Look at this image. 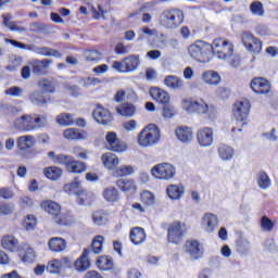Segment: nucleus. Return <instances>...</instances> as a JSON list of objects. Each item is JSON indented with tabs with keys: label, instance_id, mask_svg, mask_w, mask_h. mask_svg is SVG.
Returning <instances> with one entry per match:
<instances>
[{
	"label": "nucleus",
	"instance_id": "obj_12",
	"mask_svg": "<svg viewBox=\"0 0 278 278\" xmlns=\"http://www.w3.org/2000/svg\"><path fill=\"white\" fill-rule=\"evenodd\" d=\"M251 103L249 102V100H241L235 103L232 113L235 118L242 122L247 121V118L249 117Z\"/></svg>",
	"mask_w": 278,
	"mask_h": 278
},
{
	"label": "nucleus",
	"instance_id": "obj_50",
	"mask_svg": "<svg viewBox=\"0 0 278 278\" xmlns=\"http://www.w3.org/2000/svg\"><path fill=\"white\" fill-rule=\"evenodd\" d=\"M92 222L94 225L101 227V225H105V223H108V217H105V213L103 211H97L92 215Z\"/></svg>",
	"mask_w": 278,
	"mask_h": 278
},
{
	"label": "nucleus",
	"instance_id": "obj_6",
	"mask_svg": "<svg viewBox=\"0 0 278 278\" xmlns=\"http://www.w3.org/2000/svg\"><path fill=\"white\" fill-rule=\"evenodd\" d=\"M8 42H10V45H12L13 47H16L17 49H27L28 51H35L37 55H45L48 58H62V53H60V51L49 47L34 48V46H27L21 41H16L13 39H9Z\"/></svg>",
	"mask_w": 278,
	"mask_h": 278
},
{
	"label": "nucleus",
	"instance_id": "obj_27",
	"mask_svg": "<svg viewBox=\"0 0 278 278\" xmlns=\"http://www.w3.org/2000/svg\"><path fill=\"white\" fill-rule=\"evenodd\" d=\"M184 192L185 189L181 185H169L166 188L167 197H169L172 201H179V199L184 197Z\"/></svg>",
	"mask_w": 278,
	"mask_h": 278
},
{
	"label": "nucleus",
	"instance_id": "obj_39",
	"mask_svg": "<svg viewBox=\"0 0 278 278\" xmlns=\"http://www.w3.org/2000/svg\"><path fill=\"white\" fill-rule=\"evenodd\" d=\"M29 101L33 105H46L47 98H45V92L35 90L29 93Z\"/></svg>",
	"mask_w": 278,
	"mask_h": 278
},
{
	"label": "nucleus",
	"instance_id": "obj_18",
	"mask_svg": "<svg viewBox=\"0 0 278 278\" xmlns=\"http://www.w3.org/2000/svg\"><path fill=\"white\" fill-rule=\"evenodd\" d=\"M93 118L100 125H110V123H112V113L102 105H98L93 111Z\"/></svg>",
	"mask_w": 278,
	"mask_h": 278
},
{
	"label": "nucleus",
	"instance_id": "obj_64",
	"mask_svg": "<svg viewBox=\"0 0 278 278\" xmlns=\"http://www.w3.org/2000/svg\"><path fill=\"white\" fill-rule=\"evenodd\" d=\"M0 197L2 199H12V197H14V191L8 188H0Z\"/></svg>",
	"mask_w": 278,
	"mask_h": 278
},
{
	"label": "nucleus",
	"instance_id": "obj_29",
	"mask_svg": "<svg viewBox=\"0 0 278 278\" xmlns=\"http://www.w3.org/2000/svg\"><path fill=\"white\" fill-rule=\"evenodd\" d=\"M103 165L105 168H109V170H112L118 166V156L114 153H105L101 157Z\"/></svg>",
	"mask_w": 278,
	"mask_h": 278
},
{
	"label": "nucleus",
	"instance_id": "obj_43",
	"mask_svg": "<svg viewBox=\"0 0 278 278\" xmlns=\"http://www.w3.org/2000/svg\"><path fill=\"white\" fill-rule=\"evenodd\" d=\"M37 86L40 88V90H42L41 92H55V86L49 78H41L38 80Z\"/></svg>",
	"mask_w": 278,
	"mask_h": 278
},
{
	"label": "nucleus",
	"instance_id": "obj_2",
	"mask_svg": "<svg viewBox=\"0 0 278 278\" xmlns=\"http://www.w3.org/2000/svg\"><path fill=\"white\" fill-rule=\"evenodd\" d=\"M188 53L191 60H195V62H200L202 64H207V62L212 60L213 47L212 43L198 40L189 46Z\"/></svg>",
	"mask_w": 278,
	"mask_h": 278
},
{
	"label": "nucleus",
	"instance_id": "obj_55",
	"mask_svg": "<svg viewBox=\"0 0 278 278\" xmlns=\"http://www.w3.org/2000/svg\"><path fill=\"white\" fill-rule=\"evenodd\" d=\"M73 153L76 157H80V160H88V151H86L81 146L74 147Z\"/></svg>",
	"mask_w": 278,
	"mask_h": 278
},
{
	"label": "nucleus",
	"instance_id": "obj_60",
	"mask_svg": "<svg viewBox=\"0 0 278 278\" xmlns=\"http://www.w3.org/2000/svg\"><path fill=\"white\" fill-rule=\"evenodd\" d=\"M112 68L114 71H117V73H127V66L125 64V60L121 61H114L112 64Z\"/></svg>",
	"mask_w": 278,
	"mask_h": 278
},
{
	"label": "nucleus",
	"instance_id": "obj_3",
	"mask_svg": "<svg viewBox=\"0 0 278 278\" xmlns=\"http://www.w3.org/2000/svg\"><path fill=\"white\" fill-rule=\"evenodd\" d=\"M159 23L164 29H177L184 25V11L179 9L165 10L160 14Z\"/></svg>",
	"mask_w": 278,
	"mask_h": 278
},
{
	"label": "nucleus",
	"instance_id": "obj_24",
	"mask_svg": "<svg viewBox=\"0 0 278 278\" xmlns=\"http://www.w3.org/2000/svg\"><path fill=\"white\" fill-rule=\"evenodd\" d=\"M16 144L20 151H27V149H31L36 144V138L31 135H24L17 138Z\"/></svg>",
	"mask_w": 278,
	"mask_h": 278
},
{
	"label": "nucleus",
	"instance_id": "obj_47",
	"mask_svg": "<svg viewBox=\"0 0 278 278\" xmlns=\"http://www.w3.org/2000/svg\"><path fill=\"white\" fill-rule=\"evenodd\" d=\"M23 64V56L12 54L9 58V65L7 66L8 71H16Z\"/></svg>",
	"mask_w": 278,
	"mask_h": 278
},
{
	"label": "nucleus",
	"instance_id": "obj_54",
	"mask_svg": "<svg viewBox=\"0 0 278 278\" xmlns=\"http://www.w3.org/2000/svg\"><path fill=\"white\" fill-rule=\"evenodd\" d=\"M261 227L263 231H273L275 223H273V220H270V218H268L267 216H264L261 219Z\"/></svg>",
	"mask_w": 278,
	"mask_h": 278
},
{
	"label": "nucleus",
	"instance_id": "obj_8",
	"mask_svg": "<svg viewBox=\"0 0 278 278\" xmlns=\"http://www.w3.org/2000/svg\"><path fill=\"white\" fill-rule=\"evenodd\" d=\"M56 162L65 166L68 173L81 174L86 170V163L77 161L71 155L61 154L59 157H56Z\"/></svg>",
	"mask_w": 278,
	"mask_h": 278
},
{
	"label": "nucleus",
	"instance_id": "obj_21",
	"mask_svg": "<svg viewBox=\"0 0 278 278\" xmlns=\"http://www.w3.org/2000/svg\"><path fill=\"white\" fill-rule=\"evenodd\" d=\"M175 134L177 139L180 142H184L185 144H188V142H192L194 138V134L192 132V128L188 126H178L175 129Z\"/></svg>",
	"mask_w": 278,
	"mask_h": 278
},
{
	"label": "nucleus",
	"instance_id": "obj_14",
	"mask_svg": "<svg viewBox=\"0 0 278 278\" xmlns=\"http://www.w3.org/2000/svg\"><path fill=\"white\" fill-rule=\"evenodd\" d=\"M197 140L200 147H212L214 143V130L210 127L201 128L197 132Z\"/></svg>",
	"mask_w": 278,
	"mask_h": 278
},
{
	"label": "nucleus",
	"instance_id": "obj_26",
	"mask_svg": "<svg viewBox=\"0 0 278 278\" xmlns=\"http://www.w3.org/2000/svg\"><path fill=\"white\" fill-rule=\"evenodd\" d=\"M48 247L54 253H62V251H66V240L60 237H53L49 240Z\"/></svg>",
	"mask_w": 278,
	"mask_h": 278
},
{
	"label": "nucleus",
	"instance_id": "obj_33",
	"mask_svg": "<svg viewBox=\"0 0 278 278\" xmlns=\"http://www.w3.org/2000/svg\"><path fill=\"white\" fill-rule=\"evenodd\" d=\"M1 244L7 251L14 252L18 249V240L16 238H14V236L3 237Z\"/></svg>",
	"mask_w": 278,
	"mask_h": 278
},
{
	"label": "nucleus",
	"instance_id": "obj_10",
	"mask_svg": "<svg viewBox=\"0 0 278 278\" xmlns=\"http://www.w3.org/2000/svg\"><path fill=\"white\" fill-rule=\"evenodd\" d=\"M151 174L156 179L168 180L175 177V166L169 163H161L152 167Z\"/></svg>",
	"mask_w": 278,
	"mask_h": 278
},
{
	"label": "nucleus",
	"instance_id": "obj_25",
	"mask_svg": "<svg viewBox=\"0 0 278 278\" xmlns=\"http://www.w3.org/2000/svg\"><path fill=\"white\" fill-rule=\"evenodd\" d=\"M33 121V131L36 129H45V127H49V118L47 114H31Z\"/></svg>",
	"mask_w": 278,
	"mask_h": 278
},
{
	"label": "nucleus",
	"instance_id": "obj_32",
	"mask_svg": "<svg viewBox=\"0 0 278 278\" xmlns=\"http://www.w3.org/2000/svg\"><path fill=\"white\" fill-rule=\"evenodd\" d=\"M164 84L167 88H172V90H179V88H184V80L173 75L165 77Z\"/></svg>",
	"mask_w": 278,
	"mask_h": 278
},
{
	"label": "nucleus",
	"instance_id": "obj_4",
	"mask_svg": "<svg viewBox=\"0 0 278 278\" xmlns=\"http://www.w3.org/2000/svg\"><path fill=\"white\" fill-rule=\"evenodd\" d=\"M160 128L155 124H149L139 132L137 142L139 147L147 149L149 147H155L160 142Z\"/></svg>",
	"mask_w": 278,
	"mask_h": 278
},
{
	"label": "nucleus",
	"instance_id": "obj_57",
	"mask_svg": "<svg viewBox=\"0 0 278 278\" xmlns=\"http://www.w3.org/2000/svg\"><path fill=\"white\" fill-rule=\"evenodd\" d=\"M36 260V252H34V249L28 248L25 252V254L22 257L23 262H26L27 264H31Z\"/></svg>",
	"mask_w": 278,
	"mask_h": 278
},
{
	"label": "nucleus",
	"instance_id": "obj_31",
	"mask_svg": "<svg viewBox=\"0 0 278 278\" xmlns=\"http://www.w3.org/2000/svg\"><path fill=\"white\" fill-rule=\"evenodd\" d=\"M202 79L204 84H208V86H218L220 81V75L218 72L207 71L203 73Z\"/></svg>",
	"mask_w": 278,
	"mask_h": 278
},
{
	"label": "nucleus",
	"instance_id": "obj_40",
	"mask_svg": "<svg viewBox=\"0 0 278 278\" xmlns=\"http://www.w3.org/2000/svg\"><path fill=\"white\" fill-rule=\"evenodd\" d=\"M3 18V25L8 27L11 31H18L20 34L23 31H27L26 27L18 26L16 22H12L11 18L12 16L10 15H2Z\"/></svg>",
	"mask_w": 278,
	"mask_h": 278
},
{
	"label": "nucleus",
	"instance_id": "obj_46",
	"mask_svg": "<svg viewBox=\"0 0 278 278\" xmlns=\"http://www.w3.org/2000/svg\"><path fill=\"white\" fill-rule=\"evenodd\" d=\"M80 187L81 181H79V178H75L73 182L64 185L63 190L67 194H77V190H79Z\"/></svg>",
	"mask_w": 278,
	"mask_h": 278
},
{
	"label": "nucleus",
	"instance_id": "obj_45",
	"mask_svg": "<svg viewBox=\"0 0 278 278\" xmlns=\"http://www.w3.org/2000/svg\"><path fill=\"white\" fill-rule=\"evenodd\" d=\"M103 236L98 235L93 238L91 243V253H94L96 255H99L103 251Z\"/></svg>",
	"mask_w": 278,
	"mask_h": 278
},
{
	"label": "nucleus",
	"instance_id": "obj_38",
	"mask_svg": "<svg viewBox=\"0 0 278 278\" xmlns=\"http://www.w3.org/2000/svg\"><path fill=\"white\" fill-rule=\"evenodd\" d=\"M218 155L224 162H229L233 157V148L227 144H220L218 147Z\"/></svg>",
	"mask_w": 278,
	"mask_h": 278
},
{
	"label": "nucleus",
	"instance_id": "obj_11",
	"mask_svg": "<svg viewBox=\"0 0 278 278\" xmlns=\"http://www.w3.org/2000/svg\"><path fill=\"white\" fill-rule=\"evenodd\" d=\"M105 140L106 149H109V151H114L115 153H124V151H127V143L121 141L116 132H108L105 136Z\"/></svg>",
	"mask_w": 278,
	"mask_h": 278
},
{
	"label": "nucleus",
	"instance_id": "obj_49",
	"mask_svg": "<svg viewBox=\"0 0 278 278\" xmlns=\"http://www.w3.org/2000/svg\"><path fill=\"white\" fill-rule=\"evenodd\" d=\"M36 225H38V222L36 220V216L27 215L25 217L23 227L26 229V231H34V229H36Z\"/></svg>",
	"mask_w": 278,
	"mask_h": 278
},
{
	"label": "nucleus",
	"instance_id": "obj_1",
	"mask_svg": "<svg viewBox=\"0 0 278 278\" xmlns=\"http://www.w3.org/2000/svg\"><path fill=\"white\" fill-rule=\"evenodd\" d=\"M213 54L216 53L219 60H225L233 66H240V56L233 55V43L223 39H215L212 43Z\"/></svg>",
	"mask_w": 278,
	"mask_h": 278
},
{
	"label": "nucleus",
	"instance_id": "obj_20",
	"mask_svg": "<svg viewBox=\"0 0 278 278\" xmlns=\"http://www.w3.org/2000/svg\"><path fill=\"white\" fill-rule=\"evenodd\" d=\"M90 253L92 250L85 249L81 256L75 261L74 267L78 273H84L90 268V258H88Z\"/></svg>",
	"mask_w": 278,
	"mask_h": 278
},
{
	"label": "nucleus",
	"instance_id": "obj_19",
	"mask_svg": "<svg viewBox=\"0 0 278 278\" xmlns=\"http://www.w3.org/2000/svg\"><path fill=\"white\" fill-rule=\"evenodd\" d=\"M251 88L256 94H268L270 92V83L266 78H254L251 81Z\"/></svg>",
	"mask_w": 278,
	"mask_h": 278
},
{
	"label": "nucleus",
	"instance_id": "obj_53",
	"mask_svg": "<svg viewBox=\"0 0 278 278\" xmlns=\"http://www.w3.org/2000/svg\"><path fill=\"white\" fill-rule=\"evenodd\" d=\"M141 201L144 205H153L155 203V195L150 191H143L141 193Z\"/></svg>",
	"mask_w": 278,
	"mask_h": 278
},
{
	"label": "nucleus",
	"instance_id": "obj_13",
	"mask_svg": "<svg viewBox=\"0 0 278 278\" xmlns=\"http://www.w3.org/2000/svg\"><path fill=\"white\" fill-rule=\"evenodd\" d=\"M13 127L17 131H34L31 114H24L20 117H16L13 122Z\"/></svg>",
	"mask_w": 278,
	"mask_h": 278
},
{
	"label": "nucleus",
	"instance_id": "obj_35",
	"mask_svg": "<svg viewBox=\"0 0 278 278\" xmlns=\"http://www.w3.org/2000/svg\"><path fill=\"white\" fill-rule=\"evenodd\" d=\"M118 197V189H116V187H106L103 191V199L108 201V203H116Z\"/></svg>",
	"mask_w": 278,
	"mask_h": 278
},
{
	"label": "nucleus",
	"instance_id": "obj_51",
	"mask_svg": "<svg viewBox=\"0 0 278 278\" xmlns=\"http://www.w3.org/2000/svg\"><path fill=\"white\" fill-rule=\"evenodd\" d=\"M250 12L254 16H264V4H262L260 1H254L250 5Z\"/></svg>",
	"mask_w": 278,
	"mask_h": 278
},
{
	"label": "nucleus",
	"instance_id": "obj_30",
	"mask_svg": "<svg viewBox=\"0 0 278 278\" xmlns=\"http://www.w3.org/2000/svg\"><path fill=\"white\" fill-rule=\"evenodd\" d=\"M130 240L132 242V244H142V242H144V240H147V233L144 232L143 228H134L130 231Z\"/></svg>",
	"mask_w": 278,
	"mask_h": 278
},
{
	"label": "nucleus",
	"instance_id": "obj_16",
	"mask_svg": "<svg viewBox=\"0 0 278 278\" xmlns=\"http://www.w3.org/2000/svg\"><path fill=\"white\" fill-rule=\"evenodd\" d=\"M202 227L206 233H214L218 229V216L213 213H206L202 217Z\"/></svg>",
	"mask_w": 278,
	"mask_h": 278
},
{
	"label": "nucleus",
	"instance_id": "obj_36",
	"mask_svg": "<svg viewBox=\"0 0 278 278\" xmlns=\"http://www.w3.org/2000/svg\"><path fill=\"white\" fill-rule=\"evenodd\" d=\"M117 114H121V116H126L127 118H131L134 114H136V106L130 103H124L121 106L116 108Z\"/></svg>",
	"mask_w": 278,
	"mask_h": 278
},
{
	"label": "nucleus",
	"instance_id": "obj_48",
	"mask_svg": "<svg viewBox=\"0 0 278 278\" xmlns=\"http://www.w3.org/2000/svg\"><path fill=\"white\" fill-rule=\"evenodd\" d=\"M134 168L131 165H123L117 167L114 172L113 175L115 177H126V175H132Z\"/></svg>",
	"mask_w": 278,
	"mask_h": 278
},
{
	"label": "nucleus",
	"instance_id": "obj_7",
	"mask_svg": "<svg viewBox=\"0 0 278 278\" xmlns=\"http://www.w3.org/2000/svg\"><path fill=\"white\" fill-rule=\"evenodd\" d=\"M186 224L181 222H174L167 227V240L172 244H179L181 240L186 237Z\"/></svg>",
	"mask_w": 278,
	"mask_h": 278
},
{
	"label": "nucleus",
	"instance_id": "obj_42",
	"mask_svg": "<svg viewBox=\"0 0 278 278\" xmlns=\"http://www.w3.org/2000/svg\"><path fill=\"white\" fill-rule=\"evenodd\" d=\"M46 270L47 273H50V275H60L62 273V264L60 263V260L53 258L49 261Z\"/></svg>",
	"mask_w": 278,
	"mask_h": 278
},
{
	"label": "nucleus",
	"instance_id": "obj_58",
	"mask_svg": "<svg viewBox=\"0 0 278 278\" xmlns=\"http://www.w3.org/2000/svg\"><path fill=\"white\" fill-rule=\"evenodd\" d=\"M247 49L252 53H260V51H262V41L256 38L253 40V42L250 46H248Z\"/></svg>",
	"mask_w": 278,
	"mask_h": 278
},
{
	"label": "nucleus",
	"instance_id": "obj_17",
	"mask_svg": "<svg viewBox=\"0 0 278 278\" xmlns=\"http://www.w3.org/2000/svg\"><path fill=\"white\" fill-rule=\"evenodd\" d=\"M30 66L33 68V73L35 75H47V68L53 64V60L51 59H43V60H38L35 59L30 61Z\"/></svg>",
	"mask_w": 278,
	"mask_h": 278
},
{
	"label": "nucleus",
	"instance_id": "obj_59",
	"mask_svg": "<svg viewBox=\"0 0 278 278\" xmlns=\"http://www.w3.org/2000/svg\"><path fill=\"white\" fill-rule=\"evenodd\" d=\"M58 123H59V125H65V126L73 125V115H71L68 113L62 114L58 118Z\"/></svg>",
	"mask_w": 278,
	"mask_h": 278
},
{
	"label": "nucleus",
	"instance_id": "obj_63",
	"mask_svg": "<svg viewBox=\"0 0 278 278\" xmlns=\"http://www.w3.org/2000/svg\"><path fill=\"white\" fill-rule=\"evenodd\" d=\"M163 116L164 118H173L175 116V109L169 105H165L163 108Z\"/></svg>",
	"mask_w": 278,
	"mask_h": 278
},
{
	"label": "nucleus",
	"instance_id": "obj_28",
	"mask_svg": "<svg viewBox=\"0 0 278 278\" xmlns=\"http://www.w3.org/2000/svg\"><path fill=\"white\" fill-rule=\"evenodd\" d=\"M66 140H86L88 138V132L86 130L79 131L77 128H68L63 132Z\"/></svg>",
	"mask_w": 278,
	"mask_h": 278
},
{
	"label": "nucleus",
	"instance_id": "obj_52",
	"mask_svg": "<svg viewBox=\"0 0 278 278\" xmlns=\"http://www.w3.org/2000/svg\"><path fill=\"white\" fill-rule=\"evenodd\" d=\"M84 56L87 62H97L101 59V52L98 50H86Z\"/></svg>",
	"mask_w": 278,
	"mask_h": 278
},
{
	"label": "nucleus",
	"instance_id": "obj_61",
	"mask_svg": "<svg viewBox=\"0 0 278 278\" xmlns=\"http://www.w3.org/2000/svg\"><path fill=\"white\" fill-rule=\"evenodd\" d=\"M256 38L251 33H243L241 35L242 43L248 48Z\"/></svg>",
	"mask_w": 278,
	"mask_h": 278
},
{
	"label": "nucleus",
	"instance_id": "obj_9",
	"mask_svg": "<svg viewBox=\"0 0 278 278\" xmlns=\"http://www.w3.org/2000/svg\"><path fill=\"white\" fill-rule=\"evenodd\" d=\"M184 108L189 114H207L210 106L205 100L199 99H189L184 101Z\"/></svg>",
	"mask_w": 278,
	"mask_h": 278
},
{
	"label": "nucleus",
	"instance_id": "obj_56",
	"mask_svg": "<svg viewBox=\"0 0 278 278\" xmlns=\"http://www.w3.org/2000/svg\"><path fill=\"white\" fill-rule=\"evenodd\" d=\"M23 88L21 87H10L4 91V94L8 97H22L23 96Z\"/></svg>",
	"mask_w": 278,
	"mask_h": 278
},
{
	"label": "nucleus",
	"instance_id": "obj_34",
	"mask_svg": "<svg viewBox=\"0 0 278 278\" xmlns=\"http://www.w3.org/2000/svg\"><path fill=\"white\" fill-rule=\"evenodd\" d=\"M256 182L261 190H268V188H270L273 184L270 177L268 176V174H266V172H260L257 174Z\"/></svg>",
	"mask_w": 278,
	"mask_h": 278
},
{
	"label": "nucleus",
	"instance_id": "obj_23",
	"mask_svg": "<svg viewBox=\"0 0 278 278\" xmlns=\"http://www.w3.org/2000/svg\"><path fill=\"white\" fill-rule=\"evenodd\" d=\"M116 186L122 192H126V194H134L137 190L136 182L129 178L118 179Z\"/></svg>",
	"mask_w": 278,
	"mask_h": 278
},
{
	"label": "nucleus",
	"instance_id": "obj_5",
	"mask_svg": "<svg viewBox=\"0 0 278 278\" xmlns=\"http://www.w3.org/2000/svg\"><path fill=\"white\" fill-rule=\"evenodd\" d=\"M41 207L54 218L56 225H68L71 220L66 214H62V206L58 202L51 200L43 201Z\"/></svg>",
	"mask_w": 278,
	"mask_h": 278
},
{
	"label": "nucleus",
	"instance_id": "obj_15",
	"mask_svg": "<svg viewBox=\"0 0 278 278\" xmlns=\"http://www.w3.org/2000/svg\"><path fill=\"white\" fill-rule=\"evenodd\" d=\"M185 251L191 260H201L203 257V245L197 240H189L185 244Z\"/></svg>",
	"mask_w": 278,
	"mask_h": 278
},
{
	"label": "nucleus",
	"instance_id": "obj_37",
	"mask_svg": "<svg viewBox=\"0 0 278 278\" xmlns=\"http://www.w3.org/2000/svg\"><path fill=\"white\" fill-rule=\"evenodd\" d=\"M43 174L46 175L47 179L55 181L62 177V168L55 166L46 167L43 169Z\"/></svg>",
	"mask_w": 278,
	"mask_h": 278
},
{
	"label": "nucleus",
	"instance_id": "obj_44",
	"mask_svg": "<svg viewBox=\"0 0 278 278\" xmlns=\"http://www.w3.org/2000/svg\"><path fill=\"white\" fill-rule=\"evenodd\" d=\"M124 64H126L127 73H131V71H136L138 68V64H140V59L132 54L124 59Z\"/></svg>",
	"mask_w": 278,
	"mask_h": 278
},
{
	"label": "nucleus",
	"instance_id": "obj_41",
	"mask_svg": "<svg viewBox=\"0 0 278 278\" xmlns=\"http://www.w3.org/2000/svg\"><path fill=\"white\" fill-rule=\"evenodd\" d=\"M97 266L100 270H112L114 261L110 256H100L97 261Z\"/></svg>",
	"mask_w": 278,
	"mask_h": 278
},
{
	"label": "nucleus",
	"instance_id": "obj_62",
	"mask_svg": "<svg viewBox=\"0 0 278 278\" xmlns=\"http://www.w3.org/2000/svg\"><path fill=\"white\" fill-rule=\"evenodd\" d=\"M14 212V205L12 204H2L0 205V216H8Z\"/></svg>",
	"mask_w": 278,
	"mask_h": 278
},
{
	"label": "nucleus",
	"instance_id": "obj_22",
	"mask_svg": "<svg viewBox=\"0 0 278 278\" xmlns=\"http://www.w3.org/2000/svg\"><path fill=\"white\" fill-rule=\"evenodd\" d=\"M150 97H152L153 101H156L157 103L164 104L170 101V96L168 94V92L157 87H152L150 89Z\"/></svg>",
	"mask_w": 278,
	"mask_h": 278
}]
</instances>
